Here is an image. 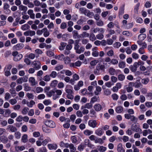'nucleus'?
Returning <instances> with one entry per match:
<instances>
[{
	"label": "nucleus",
	"instance_id": "obj_1",
	"mask_svg": "<svg viewBox=\"0 0 152 152\" xmlns=\"http://www.w3.org/2000/svg\"><path fill=\"white\" fill-rule=\"evenodd\" d=\"M74 45V49L76 53L80 54L84 51L85 50L84 47L83 46L80 47L78 43H75Z\"/></svg>",
	"mask_w": 152,
	"mask_h": 152
},
{
	"label": "nucleus",
	"instance_id": "obj_2",
	"mask_svg": "<svg viewBox=\"0 0 152 152\" xmlns=\"http://www.w3.org/2000/svg\"><path fill=\"white\" fill-rule=\"evenodd\" d=\"M79 11L81 13L83 14L89 18L91 17V15L93 14L92 12H90L89 10L84 7L80 8Z\"/></svg>",
	"mask_w": 152,
	"mask_h": 152
},
{
	"label": "nucleus",
	"instance_id": "obj_3",
	"mask_svg": "<svg viewBox=\"0 0 152 152\" xmlns=\"http://www.w3.org/2000/svg\"><path fill=\"white\" fill-rule=\"evenodd\" d=\"M131 129L136 132H139L142 133V130L140 128L139 126L138 125L133 124L131 126Z\"/></svg>",
	"mask_w": 152,
	"mask_h": 152
},
{
	"label": "nucleus",
	"instance_id": "obj_4",
	"mask_svg": "<svg viewBox=\"0 0 152 152\" xmlns=\"http://www.w3.org/2000/svg\"><path fill=\"white\" fill-rule=\"evenodd\" d=\"M55 91H54V90H51L47 92L46 94L49 97H51L53 96V99L54 100H56V99L58 98V97L57 95H55Z\"/></svg>",
	"mask_w": 152,
	"mask_h": 152
},
{
	"label": "nucleus",
	"instance_id": "obj_5",
	"mask_svg": "<svg viewBox=\"0 0 152 152\" xmlns=\"http://www.w3.org/2000/svg\"><path fill=\"white\" fill-rule=\"evenodd\" d=\"M45 124L48 127L54 128L56 127L55 123L52 121L49 120H47L45 122Z\"/></svg>",
	"mask_w": 152,
	"mask_h": 152
},
{
	"label": "nucleus",
	"instance_id": "obj_6",
	"mask_svg": "<svg viewBox=\"0 0 152 152\" xmlns=\"http://www.w3.org/2000/svg\"><path fill=\"white\" fill-rule=\"evenodd\" d=\"M88 126L93 128H94L96 127L97 123L96 120L94 119L90 120L88 122Z\"/></svg>",
	"mask_w": 152,
	"mask_h": 152
},
{
	"label": "nucleus",
	"instance_id": "obj_7",
	"mask_svg": "<svg viewBox=\"0 0 152 152\" xmlns=\"http://www.w3.org/2000/svg\"><path fill=\"white\" fill-rule=\"evenodd\" d=\"M24 46V44L22 43L18 44L13 47V49L14 50H18L22 49Z\"/></svg>",
	"mask_w": 152,
	"mask_h": 152
},
{
	"label": "nucleus",
	"instance_id": "obj_8",
	"mask_svg": "<svg viewBox=\"0 0 152 152\" xmlns=\"http://www.w3.org/2000/svg\"><path fill=\"white\" fill-rule=\"evenodd\" d=\"M91 30L93 32L95 33H96L98 32H100L101 33H104V28L99 27L93 28L91 29Z\"/></svg>",
	"mask_w": 152,
	"mask_h": 152
},
{
	"label": "nucleus",
	"instance_id": "obj_9",
	"mask_svg": "<svg viewBox=\"0 0 152 152\" xmlns=\"http://www.w3.org/2000/svg\"><path fill=\"white\" fill-rule=\"evenodd\" d=\"M23 34L26 36H30L31 37L35 34V32L34 31L28 30L24 32Z\"/></svg>",
	"mask_w": 152,
	"mask_h": 152
},
{
	"label": "nucleus",
	"instance_id": "obj_10",
	"mask_svg": "<svg viewBox=\"0 0 152 152\" xmlns=\"http://www.w3.org/2000/svg\"><path fill=\"white\" fill-rule=\"evenodd\" d=\"M7 129L9 130L12 132H15L17 130V128L12 125H9L8 126Z\"/></svg>",
	"mask_w": 152,
	"mask_h": 152
},
{
	"label": "nucleus",
	"instance_id": "obj_11",
	"mask_svg": "<svg viewBox=\"0 0 152 152\" xmlns=\"http://www.w3.org/2000/svg\"><path fill=\"white\" fill-rule=\"evenodd\" d=\"M67 146V147L66 148H69L70 152H75L76 150V148L73 144L72 143H68Z\"/></svg>",
	"mask_w": 152,
	"mask_h": 152
},
{
	"label": "nucleus",
	"instance_id": "obj_12",
	"mask_svg": "<svg viewBox=\"0 0 152 152\" xmlns=\"http://www.w3.org/2000/svg\"><path fill=\"white\" fill-rule=\"evenodd\" d=\"M29 82L31 84L32 86H34L37 84V82L36 81L34 77H31L29 79Z\"/></svg>",
	"mask_w": 152,
	"mask_h": 152
},
{
	"label": "nucleus",
	"instance_id": "obj_13",
	"mask_svg": "<svg viewBox=\"0 0 152 152\" xmlns=\"http://www.w3.org/2000/svg\"><path fill=\"white\" fill-rule=\"evenodd\" d=\"M103 133L104 132L102 131V129L100 128H99L96 129L95 132L96 135L100 136H102Z\"/></svg>",
	"mask_w": 152,
	"mask_h": 152
},
{
	"label": "nucleus",
	"instance_id": "obj_14",
	"mask_svg": "<svg viewBox=\"0 0 152 152\" xmlns=\"http://www.w3.org/2000/svg\"><path fill=\"white\" fill-rule=\"evenodd\" d=\"M1 141L3 143H7L8 141L7 137L3 135L0 137Z\"/></svg>",
	"mask_w": 152,
	"mask_h": 152
},
{
	"label": "nucleus",
	"instance_id": "obj_15",
	"mask_svg": "<svg viewBox=\"0 0 152 152\" xmlns=\"http://www.w3.org/2000/svg\"><path fill=\"white\" fill-rule=\"evenodd\" d=\"M48 148L50 150H56L57 147V144L55 143L48 144Z\"/></svg>",
	"mask_w": 152,
	"mask_h": 152
},
{
	"label": "nucleus",
	"instance_id": "obj_16",
	"mask_svg": "<svg viewBox=\"0 0 152 152\" xmlns=\"http://www.w3.org/2000/svg\"><path fill=\"white\" fill-rule=\"evenodd\" d=\"M28 14L29 15L31 18L34 19L35 18V14L34 13L33 10H29L27 11Z\"/></svg>",
	"mask_w": 152,
	"mask_h": 152
},
{
	"label": "nucleus",
	"instance_id": "obj_17",
	"mask_svg": "<svg viewBox=\"0 0 152 152\" xmlns=\"http://www.w3.org/2000/svg\"><path fill=\"white\" fill-rule=\"evenodd\" d=\"M117 150L118 152H125V150L123 148L122 144L121 143H119L118 144Z\"/></svg>",
	"mask_w": 152,
	"mask_h": 152
},
{
	"label": "nucleus",
	"instance_id": "obj_18",
	"mask_svg": "<svg viewBox=\"0 0 152 152\" xmlns=\"http://www.w3.org/2000/svg\"><path fill=\"white\" fill-rule=\"evenodd\" d=\"M13 56H14L13 60L15 61H19L23 57V56L21 54H19L18 55H16L14 54Z\"/></svg>",
	"mask_w": 152,
	"mask_h": 152
},
{
	"label": "nucleus",
	"instance_id": "obj_19",
	"mask_svg": "<svg viewBox=\"0 0 152 152\" xmlns=\"http://www.w3.org/2000/svg\"><path fill=\"white\" fill-rule=\"evenodd\" d=\"M94 108L96 111H100L102 109V106L99 104H96L94 106Z\"/></svg>",
	"mask_w": 152,
	"mask_h": 152
},
{
	"label": "nucleus",
	"instance_id": "obj_20",
	"mask_svg": "<svg viewBox=\"0 0 152 152\" xmlns=\"http://www.w3.org/2000/svg\"><path fill=\"white\" fill-rule=\"evenodd\" d=\"M33 65L34 68L36 69H38L40 67V63L39 61H34L33 62Z\"/></svg>",
	"mask_w": 152,
	"mask_h": 152
},
{
	"label": "nucleus",
	"instance_id": "obj_21",
	"mask_svg": "<svg viewBox=\"0 0 152 152\" xmlns=\"http://www.w3.org/2000/svg\"><path fill=\"white\" fill-rule=\"evenodd\" d=\"M138 67V66H137L134 63V64L133 65H131L129 67V68H130V70L132 72H134L136 71V70H137V68Z\"/></svg>",
	"mask_w": 152,
	"mask_h": 152
},
{
	"label": "nucleus",
	"instance_id": "obj_22",
	"mask_svg": "<svg viewBox=\"0 0 152 152\" xmlns=\"http://www.w3.org/2000/svg\"><path fill=\"white\" fill-rule=\"evenodd\" d=\"M96 69L98 71L102 70L103 71H104L105 66L102 64H98L96 66Z\"/></svg>",
	"mask_w": 152,
	"mask_h": 152
},
{
	"label": "nucleus",
	"instance_id": "obj_23",
	"mask_svg": "<svg viewBox=\"0 0 152 152\" xmlns=\"http://www.w3.org/2000/svg\"><path fill=\"white\" fill-rule=\"evenodd\" d=\"M18 8L20 10L24 12H26L28 9L27 7L23 5H20L18 7Z\"/></svg>",
	"mask_w": 152,
	"mask_h": 152
},
{
	"label": "nucleus",
	"instance_id": "obj_24",
	"mask_svg": "<svg viewBox=\"0 0 152 152\" xmlns=\"http://www.w3.org/2000/svg\"><path fill=\"white\" fill-rule=\"evenodd\" d=\"M43 33L44 36L45 37H48L50 35V33L46 28H43Z\"/></svg>",
	"mask_w": 152,
	"mask_h": 152
},
{
	"label": "nucleus",
	"instance_id": "obj_25",
	"mask_svg": "<svg viewBox=\"0 0 152 152\" xmlns=\"http://www.w3.org/2000/svg\"><path fill=\"white\" fill-rule=\"evenodd\" d=\"M93 131L88 129H86L83 131V134L87 136H89L93 133Z\"/></svg>",
	"mask_w": 152,
	"mask_h": 152
},
{
	"label": "nucleus",
	"instance_id": "obj_26",
	"mask_svg": "<svg viewBox=\"0 0 152 152\" xmlns=\"http://www.w3.org/2000/svg\"><path fill=\"white\" fill-rule=\"evenodd\" d=\"M146 37V35L144 34H142L139 35L138 39L142 41L145 39Z\"/></svg>",
	"mask_w": 152,
	"mask_h": 152
},
{
	"label": "nucleus",
	"instance_id": "obj_27",
	"mask_svg": "<svg viewBox=\"0 0 152 152\" xmlns=\"http://www.w3.org/2000/svg\"><path fill=\"white\" fill-rule=\"evenodd\" d=\"M30 28V26L27 24H25L22 26L21 29L23 31L28 30Z\"/></svg>",
	"mask_w": 152,
	"mask_h": 152
},
{
	"label": "nucleus",
	"instance_id": "obj_28",
	"mask_svg": "<svg viewBox=\"0 0 152 152\" xmlns=\"http://www.w3.org/2000/svg\"><path fill=\"white\" fill-rule=\"evenodd\" d=\"M5 114L4 116L5 117H7L10 115L11 113V110L10 109L4 110Z\"/></svg>",
	"mask_w": 152,
	"mask_h": 152
},
{
	"label": "nucleus",
	"instance_id": "obj_29",
	"mask_svg": "<svg viewBox=\"0 0 152 152\" xmlns=\"http://www.w3.org/2000/svg\"><path fill=\"white\" fill-rule=\"evenodd\" d=\"M123 107L121 106L117 107L115 108V111L118 113H121L123 111Z\"/></svg>",
	"mask_w": 152,
	"mask_h": 152
},
{
	"label": "nucleus",
	"instance_id": "obj_30",
	"mask_svg": "<svg viewBox=\"0 0 152 152\" xmlns=\"http://www.w3.org/2000/svg\"><path fill=\"white\" fill-rule=\"evenodd\" d=\"M58 83V81L56 80H54L51 82L50 86L52 87H55L57 86Z\"/></svg>",
	"mask_w": 152,
	"mask_h": 152
},
{
	"label": "nucleus",
	"instance_id": "obj_31",
	"mask_svg": "<svg viewBox=\"0 0 152 152\" xmlns=\"http://www.w3.org/2000/svg\"><path fill=\"white\" fill-rule=\"evenodd\" d=\"M66 43L65 42L61 43L59 47V49L61 50H63L66 45Z\"/></svg>",
	"mask_w": 152,
	"mask_h": 152
},
{
	"label": "nucleus",
	"instance_id": "obj_32",
	"mask_svg": "<svg viewBox=\"0 0 152 152\" xmlns=\"http://www.w3.org/2000/svg\"><path fill=\"white\" fill-rule=\"evenodd\" d=\"M35 102L33 100H31L29 102H28L27 103V106L29 107H32L33 105L35 104Z\"/></svg>",
	"mask_w": 152,
	"mask_h": 152
},
{
	"label": "nucleus",
	"instance_id": "obj_33",
	"mask_svg": "<svg viewBox=\"0 0 152 152\" xmlns=\"http://www.w3.org/2000/svg\"><path fill=\"white\" fill-rule=\"evenodd\" d=\"M28 136L26 134H24L22 137L21 140L22 142L25 143L27 141Z\"/></svg>",
	"mask_w": 152,
	"mask_h": 152
},
{
	"label": "nucleus",
	"instance_id": "obj_34",
	"mask_svg": "<svg viewBox=\"0 0 152 152\" xmlns=\"http://www.w3.org/2000/svg\"><path fill=\"white\" fill-rule=\"evenodd\" d=\"M92 107L93 105L91 102L87 103L84 105V108L88 109L91 108Z\"/></svg>",
	"mask_w": 152,
	"mask_h": 152
},
{
	"label": "nucleus",
	"instance_id": "obj_35",
	"mask_svg": "<svg viewBox=\"0 0 152 152\" xmlns=\"http://www.w3.org/2000/svg\"><path fill=\"white\" fill-rule=\"evenodd\" d=\"M63 54H61V55L56 56L55 58L58 59L60 60H64L65 58Z\"/></svg>",
	"mask_w": 152,
	"mask_h": 152
},
{
	"label": "nucleus",
	"instance_id": "obj_36",
	"mask_svg": "<svg viewBox=\"0 0 152 152\" xmlns=\"http://www.w3.org/2000/svg\"><path fill=\"white\" fill-rule=\"evenodd\" d=\"M64 60L65 64H69L71 61L70 58L68 56H66L65 57Z\"/></svg>",
	"mask_w": 152,
	"mask_h": 152
},
{
	"label": "nucleus",
	"instance_id": "obj_37",
	"mask_svg": "<svg viewBox=\"0 0 152 152\" xmlns=\"http://www.w3.org/2000/svg\"><path fill=\"white\" fill-rule=\"evenodd\" d=\"M123 35L128 37H131L132 36V34L128 31H124L122 32Z\"/></svg>",
	"mask_w": 152,
	"mask_h": 152
},
{
	"label": "nucleus",
	"instance_id": "obj_38",
	"mask_svg": "<svg viewBox=\"0 0 152 152\" xmlns=\"http://www.w3.org/2000/svg\"><path fill=\"white\" fill-rule=\"evenodd\" d=\"M67 122L66 123L64 124L63 125V126L64 128L66 129H68L69 128L70 126V124L69 123L70 122V120L69 119L67 121Z\"/></svg>",
	"mask_w": 152,
	"mask_h": 152
},
{
	"label": "nucleus",
	"instance_id": "obj_39",
	"mask_svg": "<svg viewBox=\"0 0 152 152\" xmlns=\"http://www.w3.org/2000/svg\"><path fill=\"white\" fill-rule=\"evenodd\" d=\"M96 37L94 34H91L90 36L89 39L90 40L93 41L96 39Z\"/></svg>",
	"mask_w": 152,
	"mask_h": 152
},
{
	"label": "nucleus",
	"instance_id": "obj_40",
	"mask_svg": "<svg viewBox=\"0 0 152 152\" xmlns=\"http://www.w3.org/2000/svg\"><path fill=\"white\" fill-rule=\"evenodd\" d=\"M67 24L65 22H62L60 25V28L61 29H65L67 28Z\"/></svg>",
	"mask_w": 152,
	"mask_h": 152
},
{
	"label": "nucleus",
	"instance_id": "obj_41",
	"mask_svg": "<svg viewBox=\"0 0 152 152\" xmlns=\"http://www.w3.org/2000/svg\"><path fill=\"white\" fill-rule=\"evenodd\" d=\"M73 36L75 39H77L78 37L77 31L74 30L72 31Z\"/></svg>",
	"mask_w": 152,
	"mask_h": 152
},
{
	"label": "nucleus",
	"instance_id": "obj_42",
	"mask_svg": "<svg viewBox=\"0 0 152 152\" xmlns=\"http://www.w3.org/2000/svg\"><path fill=\"white\" fill-rule=\"evenodd\" d=\"M29 110V108L27 107L24 108L22 111V113L24 115L26 114Z\"/></svg>",
	"mask_w": 152,
	"mask_h": 152
},
{
	"label": "nucleus",
	"instance_id": "obj_43",
	"mask_svg": "<svg viewBox=\"0 0 152 152\" xmlns=\"http://www.w3.org/2000/svg\"><path fill=\"white\" fill-rule=\"evenodd\" d=\"M118 66L120 68H123L125 67V63L123 61L119 62L118 64Z\"/></svg>",
	"mask_w": 152,
	"mask_h": 152
},
{
	"label": "nucleus",
	"instance_id": "obj_44",
	"mask_svg": "<svg viewBox=\"0 0 152 152\" xmlns=\"http://www.w3.org/2000/svg\"><path fill=\"white\" fill-rule=\"evenodd\" d=\"M115 70L112 67H110L109 69V73L111 75H113L115 74Z\"/></svg>",
	"mask_w": 152,
	"mask_h": 152
},
{
	"label": "nucleus",
	"instance_id": "obj_45",
	"mask_svg": "<svg viewBox=\"0 0 152 152\" xmlns=\"http://www.w3.org/2000/svg\"><path fill=\"white\" fill-rule=\"evenodd\" d=\"M104 95L108 96L111 94V92L109 89H107L104 91Z\"/></svg>",
	"mask_w": 152,
	"mask_h": 152
},
{
	"label": "nucleus",
	"instance_id": "obj_46",
	"mask_svg": "<svg viewBox=\"0 0 152 152\" xmlns=\"http://www.w3.org/2000/svg\"><path fill=\"white\" fill-rule=\"evenodd\" d=\"M130 119L134 123L137 122V118L133 115H131Z\"/></svg>",
	"mask_w": 152,
	"mask_h": 152
},
{
	"label": "nucleus",
	"instance_id": "obj_47",
	"mask_svg": "<svg viewBox=\"0 0 152 152\" xmlns=\"http://www.w3.org/2000/svg\"><path fill=\"white\" fill-rule=\"evenodd\" d=\"M51 141V140L50 138H48L45 140H44L42 141V144L43 146H45L46 145V144L49 142Z\"/></svg>",
	"mask_w": 152,
	"mask_h": 152
},
{
	"label": "nucleus",
	"instance_id": "obj_48",
	"mask_svg": "<svg viewBox=\"0 0 152 152\" xmlns=\"http://www.w3.org/2000/svg\"><path fill=\"white\" fill-rule=\"evenodd\" d=\"M102 33H100L97 35L96 36V38L99 39H102L104 37V35L102 34Z\"/></svg>",
	"mask_w": 152,
	"mask_h": 152
},
{
	"label": "nucleus",
	"instance_id": "obj_49",
	"mask_svg": "<svg viewBox=\"0 0 152 152\" xmlns=\"http://www.w3.org/2000/svg\"><path fill=\"white\" fill-rule=\"evenodd\" d=\"M43 103L45 105L47 106L51 104V102L49 99H47L44 100Z\"/></svg>",
	"mask_w": 152,
	"mask_h": 152
},
{
	"label": "nucleus",
	"instance_id": "obj_50",
	"mask_svg": "<svg viewBox=\"0 0 152 152\" xmlns=\"http://www.w3.org/2000/svg\"><path fill=\"white\" fill-rule=\"evenodd\" d=\"M68 143H64L63 142L61 141L60 144V146L62 147L66 148L67 147V145Z\"/></svg>",
	"mask_w": 152,
	"mask_h": 152
},
{
	"label": "nucleus",
	"instance_id": "obj_51",
	"mask_svg": "<svg viewBox=\"0 0 152 152\" xmlns=\"http://www.w3.org/2000/svg\"><path fill=\"white\" fill-rule=\"evenodd\" d=\"M10 97L11 95L9 93L7 92L5 93L4 95V99L5 100H8Z\"/></svg>",
	"mask_w": 152,
	"mask_h": 152
},
{
	"label": "nucleus",
	"instance_id": "obj_52",
	"mask_svg": "<svg viewBox=\"0 0 152 152\" xmlns=\"http://www.w3.org/2000/svg\"><path fill=\"white\" fill-rule=\"evenodd\" d=\"M9 102L12 105H14L17 102V100L15 99H11L9 100Z\"/></svg>",
	"mask_w": 152,
	"mask_h": 152
},
{
	"label": "nucleus",
	"instance_id": "obj_53",
	"mask_svg": "<svg viewBox=\"0 0 152 152\" xmlns=\"http://www.w3.org/2000/svg\"><path fill=\"white\" fill-rule=\"evenodd\" d=\"M50 75H47L44 76L43 80L45 81H49L50 80Z\"/></svg>",
	"mask_w": 152,
	"mask_h": 152
},
{
	"label": "nucleus",
	"instance_id": "obj_54",
	"mask_svg": "<svg viewBox=\"0 0 152 152\" xmlns=\"http://www.w3.org/2000/svg\"><path fill=\"white\" fill-rule=\"evenodd\" d=\"M149 81V79L148 78L143 79L141 80L142 83L144 84H147Z\"/></svg>",
	"mask_w": 152,
	"mask_h": 152
},
{
	"label": "nucleus",
	"instance_id": "obj_55",
	"mask_svg": "<svg viewBox=\"0 0 152 152\" xmlns=\"http://www.w3.org/2000/svg\"><path fill=\"white\" fill-rule=\"evenodd\" d=\"M96 24L97 26H102L104 25V22L102 20H100L97 21Z\"/></svg>",
	"mask_w": 152,
	"mask_h": 152
},
{
	"label": "nucleus",
	"instance_id": "obj_56",
	"mask_svg": "<svg viewBox=\"0 0 152 152\" xmlns=\"http://www.w3.org/2000/svg\"><path fill=\"white\" fill-rule=\"evenodd\" d=\"M81 36L83 38L88 37L89 36V34L86 31H84L82 34H81Z\"/></svg>",
	"mask_w": 152,
	"mask_h": 152
},
{
	"label": "nucleus",
	"instance_id": "obj_57",
	"mask_svg": "<svg viewBox=\"0 0 152 152\" xmlns=\"http://www.w3.org/2000/svg\"><path fill=\"white\" fill-rule=\"evenodd\" d=\"M15 136L17 139H19L20 137L21 134L19 132H15Z\"/></svg>",
	"mask_w": 152,
	"mask_h": 152
},
{
	"label": "nucleus",
	"instance_id": "obj_58",
	"mask_svg": "<svg viewBox=\"0 0 152 152\" xmlns=\"http://www.w3.org/2000/svg\"><path fill=\"white\" fill-rule=\"evenodd\" d=\"M98 62V61L96 60H94L93 61H92L90 64L92 66H95L97 64Z\"/></svg>",
	"mask_w": 152,
	"mask_h": 152
},
{
	"label": "nucleus",
	"instance_id": "obj_59",
	"mask_svg": "<svg viewBox=\"0 0 152 152\" xmlns=\"http://www.w3.org/2000/svg\"><path fill=\"white\" fill-rule=\"evenodd\" d=\"M31 90V87L25 84L24 85V90L26 91H30Z\"/></svg>",
	"mask_w": 152,
	"mask_h": 152
},
{
	"label": "nucleus",
	"instance_id": "obj_60",
	"mask_svg": "<svg viewBox=\"0 0 152 152\" xmlns=\"http://www.w3.org/2000/svg\"><path fill=\"white\" fill-rule=\"evenodd\" d=\"M26 96L29 99H33L34 98V95L32 93H27Z\"/></svg>",
	"mask_w": 152,
	"mask_h": 152
},
{
	"label": "nucleus",
	"instance_id": "obj_61",
	"mask_svg": "<svg viewBox=\"0 0 152 152\" xmlns=\"http://www.w3.org/2000/svg\"><path fill=\"white\" fill-rule=\"evenodd\" d=\"M63 67V65H58L55 67V69L56 70L59 71L62 69Z\"/></svg>",
	"mask_w": 152,
	"mask_h": 152
},
{
	"label": "nucleus",
	"instance_id": "obj_62",
	"mask_svg": "<svg viewBox=\"0 0 152 152\" xmlns=\"http://www.w3.org/2000/svg\"><path fill=\"white\" fill-rule=\"evenodd\" d=\"M125 78V76L122 74H121L118 75V79L120 81L123 80Z\"/></svg>",
	"mask_w": 152,
	"mask_h": 152
},
{
	"label": "nucleus",
	"instance_id": "obj_63",
	"mask_svg": "<svg viewBox=\"0 0 152 152\" xmlns=\"http://www.w3.org/2000/svg\"><path fill=\"white\" fill-rule=\"evenodd\" d=\"M50 75L53 78H55L57 75V74L56 72L53 71L52 72Z\"/></svg>",
	"mask_w": 152,
	"mask_h": 152
},
{
	"label": "nucleus",
	"instance_id": "obj_64",
	"mask_svg": "<svg viewBox=\"0 0 152 152\" xmlns=\"http://www.w3.org/2000/svg\"><path fill=\"white\" fill-rule=\"evenodd\" d=\"M45 96L44 94H42L38 95L37 98L38 99H44L45 98Z\"/></svg>",
	"mask_w": 152,
	"mask_h": 152
}]
</instances>
